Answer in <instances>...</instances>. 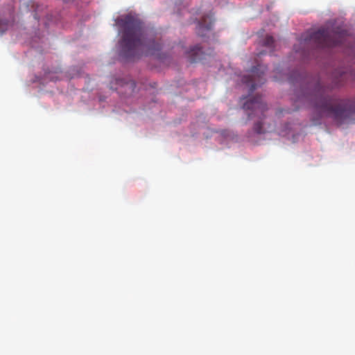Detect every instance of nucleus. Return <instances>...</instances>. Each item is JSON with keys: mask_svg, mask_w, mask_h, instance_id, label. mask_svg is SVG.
I'll use <instances>...</instances> for the list:
<instances>
[{"mask_svg": "<svg viewBox=\"0 0 355 355\" xmlns=\"http://www.w3.org/2000/svg\"><path fill=\"white\" fill-rule=\"evenodd\" d=\"M119 81L120 82V84H121V85H123L122 80H119Z\"/></svg>", "mask_w": 355, "mask_h": 355, "instance_id": "ddd939ff", "label": "nucleus"}, {"mask_svg": "<svg viewBox=\"0 0 355 355\" xmlns=\"http://www.w3.org/2000/svg\"><path fill=\"white\" fill-rule=\"evenodd\" d=\"M291 82H306V85L296 94L295 103L307 104L319 118L329 117L338 124L352 121L355 114V101L330 96L329 92L331 89L329 87L322 85L317 80H305V78L299 73L295 79L291 77Z\"/></svg>", "mask_w": 355, "mask_h": 355, "instance_id": "f257e3e1", "label": "nucleus"}, {"mask_svg": "<svg viewBox=\"0 0 355 355\" xmlns=\"http://www.w3.org/2000/svg\"><path fill=\"white\" fill-rule=\"evenodd\" d=\"M347 32L340 27L330 29L320 28L317 31H307L299 40L304 49L315 47L319 49L337 46L348 41Z\"/></svg>", "mask_w": 355, "mask_h": 355, "instance_id": "7ed1b4c3", "label": "nucleus"}, {"mask_svg": "<svg viewBox=\"0 0 355 355\" xmlns=\"http://www.w3.org/2000/svg\"><path fill=\"white\" fill-rule=\"evenodd\" d=\"M266 69V66L258 64L252 69L250 75L243 76L242 82L250 87V92H253L257 87L263 84L265 80L263 75Z\"/></svg>", "mask_w": 355, "mask_h": 355, "instance_id": "39448f33", "label": "nucleus"}, {"mask_svg": "<svg viewBox=\"0 0 355 355\" xmlns=\"http://www.w3.org/2000/svg\"><path fill=\"white\" fill-rule=\"evenodd\" d=\"M243 109L251 111L247 113L249 118L252 119L253 116H259L260 120L255 123L254 130L257 134L264 133L261 120L262 116H264L263 113L267 110V105L263 102L261 97L257 96L248 100L243 105Z\"/></svg>", "mask_w": 355, "mask_h": 355, "instance_id": "20e7f679", "label": "nucleus"}, {"mask_svg": "<svg viewBox=\"0 0 355 355\" xmlns=\"http://www.w3.org/2000/svg\"><path fill=\"white\" fill-rule=\"evenodd\" d=\"M294 49H295V51H296V52H299V51H300V49H298L296 46H295Z\"/></svg>", "mask_w": 355, "mask_h": 355, "instance_id": "9b49d317", "label": "nucleus"}, {"mask_svg": "<svg viewBox=\"0 0 355 355\" xmlns=\"http://www.w3.org/2000/svg\"><path fill=\"white\" fill-rule=\"evenodd\" d=\"M187 54L191 62H196L203 58L202 55L204 53L200 46L196 45L191 47L190 50L187 52Z\"/></svg>", "mask_w": 355, "mask_h": 355, "instance_id": "0eeeda50", "label": "nucleus"}, {"mask_svg": "<svg viewBox=\"0 0 355 355\" xmlns=\"http://www.w3.org/2000/svg\"><path fill=\"white\" fill-rule=\"evenodd\" d=\"M275 40L272 36L268 35L263 40V45L267 47H272L274 44Z\"/></svg>", "mask_w": 355, "mask_h": 355, "instance_id": "6e6552de", "label": "nucleus"}, {"mask_svg": "<svg viewBox=\"0 0 355 355\" xmlns=\"http://www.w3.org/2000/svg\"><path fill=\"white\" fill-rule=\"evenodd\" d=\"M213 24L214 19L211 15L204 16L198 23L197 34L200 37H205L207 33L211 31Z\"/></svg>", "mask_w": 355, "mask_h": 355, "instance_id": "423d86ee", "label": "nucleus"}, {"mask_svg": "<svg viewBox=\"0 0 355 355\" xmlns=\"http://www.w3.org/2000/svg\"><path fill=\"white\" fill-rule=\"evenodd\" d=\"M121 33L120 55L125 60L140 56H155L162 60L161 44L149 36L143 22L135 15L128 14L115 20Z\"/></svg>", "mask_w": 355, "mask_h": 355, "instance_id": "f03ea898", "label": "nucleus"}, {"mask_svg": "<svg viewBox=\"0 0 355 355\" xmlns=\"http://www.w3.org/2000/svg\"><path fill=\"white\" fill-rule=\"evenodd\" d=\"M347 76V73H342V74L340 75V78H341V80H338V81H336V82L335 83V85H336V86H339V85H342V84H343V83H342V82H343V80H344V78H345Z\"/></svg>", "mask_w": 355, "mask_h": 355, "instance_id": "1a4fd4ad", "label": "nucleus"}, {"mask_svg": "<svg viewBox=\"0 0 355 355\" xmlns=\"http://www.w3.org/2000/svg\"><path fill=\"white\" fill-rule=\"evenodd\" d=\"M314 114L317 116V119H316V120H318V119H320V118H319V117H318V116L315 112H314ZM313 121H315V119H313Z\"/></svg>", "mask_w": 355, "mask_h": 355, "instance_id": "f8f14e48", "label": "nucleus"}, {"mask_svg": "<svg viewBox=\"0 0 355 355\" xmlns=\"http://www.w3.org/2000/svg\"><path fill=\"white\" fill-rule=\"evenodd\" d=\"M126 86L129 87L131 89H133L135 87V83L132 80L125 83Z\"/></svg>", "mask_w": 355, "mask_h": 355, "instance_id": "9d476101", "label": "nucleus"}]
</instances>
